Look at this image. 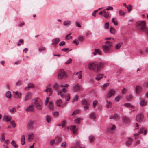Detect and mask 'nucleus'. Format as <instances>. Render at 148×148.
Wrapping results in <instances>:
<instances>
[{
  "label": "nucleus",
  "instance_id": "39",
  "mask_svg": "<svg viewBox=\"0 0 148 148\" xmlns=\"http://www.w3.org/2000/svg\"><path fill=\"white\" fill-rule=\"evenodd\" d=\"M5 140L4 133H3L1 134V136L0 138L1 141H3Z\"/></svg>",
  "mask_w": 148,
  "mask_h": 148
},
{
  "label": "nucleus",
  "instance_id": "42",
  "mask_svg": "<svg viewBox=\"0 0 148 148\" xmlns=\"http://www.w3.org/2000/svg\"><path fill=\"white\" fill-rule=\"evenodd\" d=\"M75 146H77L78 148L81 146V145L80 142L79 141H77L75 142Z\"/></svg>",
  "mask_w": 148,
  "mask_h": 148
},
{
  "label": "nucleus",
  "instance_id": "40",
  "mask_svg": "<svg viewBox=\"0 0 148 148\" xmlns=\"http://www.w3.org/2000/svg\"><path fill=\"white\" fill-rule=\"evenodd\" d=\"M71 33L69 34H68L66 35V36L65 38L67 40H70L72 38V37L71 36H69V35H71Z\"/></svg>",
  "mask_w": 148,
  "mask_h": 148
},
{
  "label": "nucleus",
  "instance_id": "12",
  "mask_svg": "<svg viewBox=\"0 0 148 148\" xmlns=\"http://www.w3.org/2000/svg\"><path fill=\"white\" fill-rule=\"evenodd\" d=\"M33 105L32 104L29 106L25 110L27 112H33Z\"/></svg>",
  "mask_w": 148,
  "mask_h": 148
},
{
  "label": "nucleus",
  "instance_id": "19",
  "mask_svg": "<svg viewBox=\"0 0 148 148\" xmlns=\"http://www.w3.org/2000/svg\"><path fill=\"white\" fill-rule=\"evenodd\" d=\"M128 140L126 143V145L128 146H129L131 145L132 139L131 138H128Z\"/></svg>",
  "mask_w": 148,
  "mask_h": 148
},
{
  "label": "nucleus",
  "instance_id": "43",
  "mask_svg": "<svg viewBox=\"0 0 148 148\" xmlns=\"http://www.w3.org/2000/svg\"><path fill=\"white\" fill-rule=\"evenodd\" d=\"M126 99L128 101H130L133 99V97L131 95L128 96L126 97Z\"/></svg>",
  "mask_w": 148,
  "mask_h": 148
},
{
  "label": "nucleus",
  "instance_id": "37",
  "mask_svg": "<svg viewBox=\"0 0 148 148\" xmlns=\"http://www.w3.org/2000/svg\"><path fill=\"white\" fill-rule=\"evenodd\" d=\"M95 51L97 53V54H99V55H102L101 51L99 49H95Z\"/></svg>",
  "mask_w": 148,
  "mask_h": 148
},
{
  "label": "nucleus",
  "instance_id": "22",
  "mask_svg": "<svg viewBox=\"0 0 148 148\" xmlns=\"http://www.w3.org/2000/svg\"><path fill=\"white\" fill-rule=\"evenodd\" d=\"M75 128L76 126L75 125L71 126L70 128V129L73 131V133L74 134H75L77 132V131L76 130Z\"/></svg>",
  "mask_w": 148,
  "mask_h": 148
},
{
  "label": "nucleus",
  "instance_id": "13",
  "mask_svg": "<svg viewBox=\"0 0 148 148\" xmlns=\"http://www.w3.org/2000/svg\"><path fill=\"white\" fill-rule=\"evenodd\" d=\"M60 41V39L59 38H56L52 40V41L53 42L52 43V44L54 45H56Z\"/></svg>",
  "mask_w": 148,
  "mask_h": 148
},
{
  "label": "nucleus",
  "instance_id": "55",
  "mask_svg": "<svg viewBox=\"0 0 148 148\" xmlns=\"http://www.w3.org/2000/svg\"><path fill=\"white\" fill-rule=\"evenodd\" d=\"M66 121L65 120H64L62 121V127H63L64 126H65L66 124Z\"/></svg>",
  "mask_w": 148,
  "mask_h": 148
},
{
  "label": "nucleus",
  "instance_id": "60",
  "mask_svg": "<svg viewBox=\"0 0 148 148\" xmlns=\"http://www.w3.org/2000/svg\"><path fill=\"white\" fill-rule=\"evenodd\" d=\"M58 95H60L62 97H63L64 96V94L61 91L59 92L58 93Z\"/></svg>",
  "mask_w": 148,
  "mask_h": 148
},
{
  "label": "nucleus",
  "instance_id": "31",
  "mask_svg": "<svg viewBox=\"0 0 148 148\" xmlns=\"http://www.w3.org/2000/svg\"><path fill=\"white\" fill-rule=\"evenodd\" d=\"M55 140H56V143H58L61 141L62 138L60 137H57L56 138Z\"/></svg>",
  "mask_w": 148,
  "mask_h": 148
},
{
  "label": "nucleus",
  "instance_id": "3",
  "mask_svg": "<svg viewBox=\"0 0 148 148\" xmlns=\"http://www.w3.org/2000/svg\"><path fill=\"white\" fill-rule=\"evenodd\" d=\"M105 43L106 45L102 46L103 50L105 53H108L110 51L111 47L113 46V44L112 42L108 41H106Z\"/></svg>",
  "mask_w": 148,
  "mask_h": 148
},
{
  "label": "nucleus",
  "instance_id": "34",
  "mask_svg": "<svg viewBox=\"0 0 148 148\" xmlns=\"http://www.w3.org/2000/svg\"><path fill=\"white\" fill-rule=\"evenodd\" d=\"M6 97L8 98H10L11 97V93L10 91H8L6 93Z\"/></svg>",
  "mask_w": 148,
  "mask_h": 148
},
{
  "label": "nucleus",
  "instance_id": "46",
  "mask_svg": "<svg viewBox=\"0 0 148 148\" xmlns=\"http://www.w3.org/2000/svg\"><path fill=\"white\" fill-rule=\"evenodd\" d=\"M46 49V48L45 47H40L39 48V51L41 52L45 50Z\"/></svg>",
  "mask_w": 148,
  "mask_h": 148
},
{
  "label": "nucleus",
  "instance_id": "53",
  "mask_svg": "<svg viewBox=\"0 0 148 148\" xmlns=\"http://www.w3.org/2000/svg\"><path fill=\"white\" fill-rule=\"evenodd\" d=\"M79 110H74L73 111L72 113V115L76 114H77L78 113H79Z\"/></svg>",
  "mask_w": 148,
  "mask_h": 148
},
{
  "label": "nucleus",
  "instance_id": "26",
  "mask_svg": "<svg viewBox=\"0 0 148 148\" xmlns=\"http://www.w3.org/2000/svg\"><path fill=\"white\" fill-rule=\"evenodd\" d=\"M124 106L128 108H133L134 107V106L132 105H131L129 103H125L124 104Z\"/></svg>",
  "mask_w": 148,
  "mask_h": 148
},
{
  "label": "nucleus",
  "instance_id": "63",
  "mask_svg": "<svg viewBox=\"0 0 148 148\" xmlns=\"http://www.w3.org/2000/svg\"><path fill=\"white\" fill-rule=\"evenodd\" d=\"M66 98L67 101H69L70 99L69 94H68L66 97Z\"/></svg>",
  "mask_w": 148,
  "mask_h": 148
},
{
  "label": "nucleus",
  "instance_id": "51",
  "mask_svg": "<svg viewBox=\"0 0 148 148\" xmlns=\"http://www.w3.org/2000/svg\"><path fill=\"white\" fill-rule=\"evenodd\" d=\"M16 111L15 108L13 107L10 110V112L12 113H14Z\"/></svg>",
  "mask_w": 148,
  "mask_h": 148
},
{
  "label": "nucleus",
  "instance_id": "33",
  "mask_svg": "<svg viewBox=\"0 0 148 148\" xmlns=\"http://www.w3.org/2000/svg\"><path fill=\"white\" fill-rule=\"evenodd\" d=\"M112 22L114 23V25H117L118 22L115 18H113L112 19Z\"/></svg>",
  "mask_w": 148,
  "mask_h": 148
},
{
  "label": "nucleus",
  "instance_id": "48",
  "mask_svg": "<svg viewBox=\"0 0 148 148\" xmlns=\"http://www.w3.org/2000/svg\"><path fill=\"white\" fill-rule=\"evenodd\" d=\"M119 14L120 15H124V11L121 10H119Z\"/></svg>",
  "mask_w": 148,
  "mask_h": 148
},
{
  "label": "nucleus",
  "instance_id": "20",
  "mask_svg": "<svg viewBox=\"0 0 148 148\" xmlns=\"http://www.w3.org/2000/svg\"><path fill=\"white\" fill-rule=\"evenodd\" d=\"M122 45L123 43L121 42L118 43L115 46V49L116 50H118L119 49Z\"/></svg>",
  "mask_w": 148,
  "mask_h": 148
},
{
  "label": "nucleus",
  "instance_id": "24",
  "mask_svg": "<svg viewBox=\"0 0 148 148\" xmlns=\"http://www.w3.org/2000/svg\"><path fill=\"white\" fill-rule=\"evenodd\" d=\"M123 121L125 123H127L130 121V119L126 116H124L123 118Z\"/></svg>",
  "mask_w": 148,
  "mask_h": 148
},
{
  "label": "nucleus",
  "instance_id": "49",
  "mask_svg": "<svg viewBox=\"0 0 148 148\" xmlns=\"http://www.w3.org/2000/svg\"><path fill=\"white\" fill-rule=\"evenodd\" d=\"M53 87L54 88L58 90L59 88V86L58 84L57 83H56L54 84Z\"/></svg>",
  "mask_w": 148,
  "mask_h": 148
},
{
  "label": "nucleus",
  "instance_id": "35",
  "mask_svg": "<svg viewBox=\"0 0 148 148\" xmlns=\"http://www.w3.org/2000/svg\"><path fill=\"white\" fill-rule=\"evenodd\" d=\"M81 118H79L75 119V122L77 124H78L80 123V121L81 120Z\"/></svg>",
  "mask_w": 148,
  "mask_h": 148
},
{
  "label": "nucleus",
  "instance_id": "32",
  "mask_svg": "<svg viewBox=\"0 0 148 148\" xmlns=\"http://www.w3.org/2000/svg\"><path fill=\"white\" fill-rule=\"evenodd\" d=\"M11 144L14 147L17 148L18 147V145L16 144V143L15 141H12L11 142Z\"/></svg>",
  "mask_w": 148,
  "mask_h": 148
},
{
  "label": "nucleus",
  "instance_id": "5",
  "mask_svg": "<svg viewBox=\"0 0 148 148\" xmlns=\"http://www.w3.org/2000/svg\"><path fill=\"white\" fill-rule=\"evenodd\" d=\"M66 76L67 74L65 73L64 70L62 69H60L58 74V78L61 79L63 78L66 77Z\"/></svg>",
  "mask_w": 148,
  "mask_h": 148
},
{
  "label": "nucleus",
  "instance_id": "6",
  "mask_svg": "<svg viewBox=\"0 0 148 148\" xmlns=\"http://www.w3.org/2000/svg\"><path fill=\"white\" fill-rule=\"evenodd\" d=\"M36 123L35 120H29V121L27 124V128L28 130H31L34 128L33 125Z\"/></svg>",
  "mask_w": 148,
  "mask_h": 148
},
{
  "label": "nucleus",
  "instance_id": "52",
  "mask_svg": "<svg viewBox=\"0 0 148 148\" xmlns=\"http://www.w3.org/2000/svg\"><path fill=\"white\" fill-rule=\"evenodd\" d=\"M10 123L13 126L12 127L14 128L16 126V124L15 123V121H12L10 122Z\"/></svg>",
  "mask_w": 148,
  "mask_h": 148
},
{
  "label": "nucleus",
  "instance_id": "28",
  "mask_svg": "<svg viewBox=\"0 0 148 148\" xmlns=\"http://www.w3.org/2000/svg\"><path fill=\"white\" fill-rule=\"evenodd\" d=\"M82 105L85 106H88L89 103L86 100H84L82 101Z\"/></svg>",
  "mask_w": 148,
  "mask_h": 148
},
{
  "label": "nucleus",
  "instance_id": "44",
  "mask_svg": "<svg viewBox=\"0 0 148 148\" xmlns=\"http://www.w3.org/2000/svg\"><path fill=\"white\" fill-rule=\"evenodd\" d=\"M109 27V24L108 22L106 23L104 25L105 29H108Z\"/></svg>",
  "mask_w": 148,
  "mask_h": 148
},
{
  "label": "nucleus",
  "instance_id": "18",
  "mask_svg": "<svg viewBox=\"0 0 148 148\" xmlns=\"http://www.w3.org/2000/svg\"><path fill=\"white\" fill-rule=\"evenodd\" d=\"M103 75L102 74H98L97 75V77L95 78V79L97 81L100 80L103 77Z\"/></svg>",
  "mask_w": 148,
  "mask_h": 148
},
{
  "label": "nucleus",
  "instance_id": "15",
  "mask_svg": "<svg viewBox=\"0 0 148 148\" xmlns=\"http://www.w3.org/2000/svg\"><path fill=\"white\" fill-rule=\"evenodd\" d=\"M28 85V87H26L25 88V90L26 91L28 90L30 88H33L34 86V84L32 83L29 84Z\"/></svg>",
  "mask_w": 148,
  "mask_h": 148
},
{
  "label": "nucleus",
  "instance_id": "47",
  "mask_svg": "<svg viewBox=\"0 0 148 148\" xmlns=\"http://www.w3.org/2000/svg\"><path fill=\"white\" fill-rule=\"evenodd\" d=\"M94 139V137L93 136H90L89 137V141L91 142H93Z\"/></svg>",
  "mask_w": 148,
  "mask_h": 148
},
{
  "label": "nucleus",
  "instance_id": "17",
  "mask_svg": "<svg viewBox=\"0 0 148 148\" xmlns=\"http://www.w3.org/2000/svg\"><path fill=\"white\" fill-rule=\"evenodd\" d=\"M89 117L91 119L94 120L96 118V116L94 112H92L89 115Z\"/></svg>",
  "mask_w": 148,
  "mask_h": 148
},
{
  "label": "nucleus",
  "instance_id": "61",
  "mask_svg": "<svg viewBox=\"0 0 148 148\" xmlns=\"http://www.w3.org/2000/svg\"><path fill=\"white\" fill-rule=\"evenodd\" d=\"M73 43L74 44H76L77 45H78L79 44V41L75 39L73 41Z\"/></svg>",
  "mask_w": 148,
  "mask_h": 148
},
{
  "label": "nucleus",
  "instance_id": "45",
  "mask_svg": "<svg viewBox=\"0 0 148 148\" xmlns=\"http://www.w3.org/2000/svg\"><path fill=\"white\" fill-rule=\"evenodd\" d=\"M127 7V8L128 11L129 12H130L132 9V6L130 5H128Z\"/></svg>",
  "mask_w": 148,
  "mask_h": 148
},
{
  "label": "nucleus",
  "instance_id": "38",
  "mask_svg": "<svg viewBox=\"0 0 148 148\" xmlns=\"http://www.w3.org/2000/svg\"><path fill=\"white\" fill-rule=\"evenodd\" d=\"M82 71H81L78 72H77L76 73V75H77L78 74V78L79 79H80L82 77V75L81 73V72Z\"/></svg>",
  "mask_w": 148,
  "mask_h": 148
},
{
  "label": "nucleus",
  "instance_id": "59",
  "mask_svg": "<svg viewBox=\"0 0 148 148\" xmlns=\"http://www.w3.org/2000/svg\"><path fill=\"white\" fill-rule=\"evenodd\" d=\"M113 10V8L111 6H108L107 8H106L105 10Z\"/></svg>",
  "mask_w": 148,
  "mask_h": 148
},
{
  "label": "nucleus",
  "instance_id": "7",
  "mask_svg": "<svg viewBox=\"0 0 148 148\" xmlns=\"http://www.w3.org/2000/svg\"><path fill=\"white\" fill-rule=\"evenodd\" d=\"M144 118L143 114L142 113H141L137 115L136 119L138 122H141L143 121Z\"/></svg>",
  "mask_w": 148,
  "mask_h": 148
},
{
  "label": "nucleus",
  "instance_id": "14",
  "mask_svg": "<svg viewBox=\"0 0 148 148\" xmlns=\"http://www.w3.org/2000/svg\"><path fill=\"white\" fill-rule=\"evenodd\" d=\"M48 108L50 110H53L54 108V106L51 101H49V104L48 105Z\"/></svg>",
  "mask_w": 148,
  "mask_h": 148
},
{
  "label": "nucleus",
  "instance_id": "41",
  "mask_svg": "<svg viewBox=\"0 0 148 148\" xmlns=\"http://www.w3.org/2000/svg\"><path fill=\"white\" fill-rule=\"evenodd\" d=\"M51 118L48 115H47L46 116V120L48 123L50 122L51 120Z\"/></svg>",
  "mask_w": 148,
  "mask_h": 148
},
{
  "label": "nucleus",
  "instance_id": "23",
  "mask_svg": "<svg viewBox=\"0 0 148 148\" xmlns=\"http://www.w3.org/2000/svg\"><path fill=\"white\" fill-rule=\"evenodd\" d=\"M25 136L24 135H22L21 137V144L22 145H24L25 143Z\"/></svg>",
  "mask_w": 148,
  "mask_h": 148
},
{
  "label": "nucleus",
  "instance_id": "11",
  "mask_svg": "<svg viewBox=\"0 0 148 148\" xmlns=\"http://www.w3.org/2000/svg\"><path fill=\"white\" fill-rule=\"evenodd\" d=\"M32 97V94L31 93L28 92L25 95V98L24 101H26L30 99Z\"/></svg>",
  "mask_w": 148,
  "mask_h": 148
},
{
  "label": "nucleus",
  "instance_id": "27",
  "mask_svg": "<svg viewBox=\"0 0 148 148\" xmlns=\"http://www.w3.org/2000/svg\"><path fill=\"white\" fill-rule=\"evenodd\" d=\"M110 32L114 34L115 32V30L114 28L112 27H111L109 29Z\"/></svg>",
  "mask_w": 148,
  "mask_h": 148
},
{
  "label": "nucleus",
  "instance_id": "25",
  "mask_svg": "<svg viewBox=\"0 0 148 148\" xmlns=\"http://www.w3.org/2000/svg\"><path fill=\"white\" fill-rule=\"evenodd\" d=\"M119 118V117L117 114H115L113 115L110 116L109 119H117Z\"/></svg>",
  "mask_w": 148,
  "mask_h": 148
},
{
  "label": "nucleus",
  "instance_id": "16",
  "mask_svg": "<svg viewBox=\"0 0 148 148\" xmlns=\"http://www.w3.org/2000/svg\"><path fill=\"white\" fill-rule=\"evenodd\" d=\"M147 103V102L144 99L141 100L140 101V106L143 107L146 106Z\"/></svg>",
  "mask_w": 148,
  "mask_h": 148
},
{
  "label": "nucleus",
  "instance_id": "29",
  "mask_svg": "<svg viewBox=\"0 0 148 148\" xmlns=\"http://www.w3.org/2000/svg\"><path fill=\"white\" fill-rule=\"evenodd\" d=\"M71 23V22L69 21H65L63 23V25L65 26H69Z\"/></svg>",
  "mask_w": 148,
  "mask_h": 148
},
{
  "label": "nucleus",
  "instance_id": "54",
  "mask_svg": "<svg viewBox=\"0 0 148 148\" xmlns=\"http://www.w3.org/2000/svg\"><path fill=\"white\" fill-rule=\"evenodd\" d=\"M6 119L7 122L10 121L11 120V117L10 116L8 115L6 116Z\"/></svg>",
  "mask_w": 148,
  "mask_h": 148
},
{
  "label": "nucleus",
  "instance_id": "58",
  "mask_svg": "<svg viewBox=\"0 0 148 148\" xmlns=\"http://www.w3.org/2000/svg\"><path fill=\"white\" fill-rule=\"evenodd\" d=\"M97 101L96 100H94L93 101V105L94 108H95V106L97 104Z\"/></svg>",
  "mask_w": 148,
  "mask_h": 148
},
{
  "label": "nucleus",
  "instance_id": "30",
  "mask_svg": "<svg viewBox=\"0 0 148 148\" xmlns=\"http://www.w3.org/2000/svg\"><path fill=\"white\" fill-rule=\"evenodd\" d=\"M104 16L105 18L108 19L110 18L111 16V14L110 13H106L105 14H104Z\"/></svg>",
  "mask_w": 148,
  "mask_h": 148
},
{
  "label": "nucleus",
  "instance_id": "1",
  "mask_svg": "<svg viewBox=\"0 0 148 148\" xmlns=\"http://www.w3.org/2000/svg\"><path fill=\"white\" fill-rule=\"evenodd\" d=\"M103 66V63L97 62H90L88 64L89 69L93 70L95 72H100Z\"/></svg>",
  "mask_w": 148,
  "mask_h": 148
},
{
  "label": "nucleus",
  "instance_id": "9",
  "mask_svg": "<svg viewBox=\"0 0 148 148\" xmlns=\"http://www.w3.org/2000/svg\"><path fill=\"white\" fill-rule=\"evenodd\" d=\"M142 87L139 85L137 86L136 87V92L137 94H140L142 91Z\"/></svg>",
  "mask_w": 148,
  "mask_h": 148
},
{
  "label": "nucleus",
  "instance_id": "10",
  "mask_svg": "<svg viewBox=\"0 0 148 148\" xmlns=\"http://www.w3.org/2000/svg\"><path fill=\"white\" fill-rule=\"evenodd\" d=\"M81 89L80 86L78 84H75L73 86V90L75 92L79 91Z\"/></svg>",
  "mask_w": 148,
  "mask_h": 148
},
{
  "label": "nucleus",
  "instance_id": "2",
  "mask_svg": "<svg viewBox=\"0 0 148 148\" xmlns=\"http://www.w3.org/2000/svg\"><path fill=\"white\" fill-rule=\"evenodd\" d=\"M146 21H140L136 23V26L139 28L143 31L146 32L148 30L145 26Z\"/></svg>",
  "mask_w": 148,
  "mask_h": 148
},
{
  "label": "nucleus",
  "instance_id": "50",
  "mask_svg": "<svg viewBox=\"0 0 148 148\" xmlns=\"http://www.w3.org/2000/svg\"><path fill=\"white\" fill-rule=\"evenodd\" d=\"M59 113L58 112H56L53 113V116L55 117H58L59 115Z\"/></svg>",
  "mask_w": 148,
  "mask_h": 148
},
{
  "label": "nucleus",
  "instance_id": "4",
  "mask_svg": "<svg viewBox=\"0 0 148 148\" xmlns=\"http://www.w3.org/2000/svg\"><path fill=\"white\" fill-rule=\"evenodd\" d=\"M34 101V104L36 108L39 110H42L43 105V103L42 101L38 98H35Z\"/></svg>",
  "mask_w": 148,
  "mask_h": 148
},
{
  "label": "nucleus",
  "instance_id": "56",
  "mask_svg": "<svg viewBox=\"0 0 148 148\" xmlns=\"http://www.w3.org/2000/svg\"><path fill=\"white\" fill-rule=\"evenodd\" d=\"M121 97L120 96H118L115 98V101H118L120 99Z\"/></svg>",
  "mask_w": 148,
  "mask_h": 148
},
{
  "label": "nucleus",
  "instance_id": "64",
  "mask_svg": "<svg viewBox=\"0 0 148 148\" xmlns=\"http://www.w3.org/2000/svg\"><path fill=\"white\" fill-rule=\"evenodd\" d=\"M143 86L146 87H148V82H145L143 84Z\"/></svg>",
  "mask_w": 148,
  "mask_h": 148
},
{
  "label": "nucleus",
  "instance_id": "57",
  "mask_svg": "<svg viewBox=\"0 0 148 148\" xmlns=\"http://www.w3.org/2000/svg\"><path fill=\"white\" fill-rule=\"evenodd\" d=\"M72 61V59L71 58H70L65 63L66 64H68L70 63Z\"/></svg>",
  "mask_w": 148,
  "mask_h": 148
},
{
  "label": "nucleus",
  "instance_id": "62",
  "mask_svg": "<svg viewBox=\"0 0 148 148\" xmlns=\"http://www.w3.org/2000/svg\"><path fill=\"white\" fill-rule=\"evenodd\" d=\"M21 81H18L16 83V86H19L21 84Z\"/></svg>",
  "mask_w": 148,
  "mask_h": 148
},
{
  "label": "nucleus",
  "instance_id": "21",
  "mask_svg": "<svg viewBox=\"0 0 148 148\" xmlns=\"http://www.w3.org/2000/svg\"><path fill=\"white\" fill-rule=\"evenodd\" d=\"M62 103V100L61 99L57 100L56 101V105L58 107H60L61 106L60 104Z\"/></svg>",
  "mask_w": 148,
  "mask_h": 148
},
{
  "label": "nucleus",
  "instance_id": "36",
  "mask_svg": "<svg viewBox=\"0 0 148 148\" xmlns=\"http://www.w3.org/2000/svg\"><path fill=\"white\" fill-rule=\"evenodd\" d=\"M107 104H106L107 107V108H110L111 107L112 103L110 101L108 102V100L106 101Z\"/></svg>",
  "mask_w": 148,
  "mask_h": 148
},
{
  "label": "nucleus",
  "instance_id": "8",
  "mask_svg": "<svg viewBox=\"0 0 148 148\" xmlns=\"http://www.w3.org/2000/svg\"><path fill=\"white\" fill-rule=\"evenodd\" d=\"M115 93V91L114 89H111L108 92L107 96L108 98H110Z\"/></svg>",
  "mask_w": 148,
  "mask_h": 148
}]
</instances>
